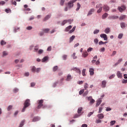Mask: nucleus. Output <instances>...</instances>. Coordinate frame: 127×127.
Segmentation results:
<instances>
[{
  "instance_id": "1",
  "label": "nucleus",
  "mask_w": 127,
  "mask_h": 127,
  "mask_svg": "<svg viewBox=\"0 0 127 127\" xmlns=\"http://www.w3.org/2000/svg\"><path fill=\"white\" fill-rule=\"evenodd\" d=\"M30 106V100L29 99H27L24 104V107L22 110V113L25 112V109L27 108V107H29Z\"/></svg>"
},
{
  "instance_id": "2",
  "label": "nucleus",
  "mask_w": 127,
  "mask_h": 127,
  "mask_svg": "<svg viewBox=\"0 0 127 127\" xmlns=\"http://www.w3.org/2000/svg\"><path fill=\"white\" fill-rule=\"evenodd\" d=\"M43 100H38L37 103L39 105L37 106V109H41L42 107H43V109H45L47 106L46 105H43Z\"/></svg>"
},
{
  "instance_id": "3",
  "label": "nucleus",
  "mask_w": 127,
  "mask_h": 127,
  "mask_svg": "<svg viewBox=\"0 0 127 127\" xmlns=\"http://www.w3.org/2000/svg\"><path fill=\"white\" fill-rule=\"evenodd\" d=\"M96 8L97 9V13H100V12H102V10L103 9V7L101 3L97 4L96 6Z\"/></svg>"
},
{
  "instance_id": "4",
  "label": "nucleus",
  "mask_w": 127,
  "mask_h": 127,
  "mask_svg": "<svg viewBox=\"0 0 127 127\" xmlns=\"http://www.w3.org/2000/svg\"><path fill=\"white\" fill-rule=\"evenodd\" d=\"M76 1H77V0H71L69 1L67 3L68 7L69 8H71V7H73V6L74 5V4H73V3H74V2H76Z\"/></svg>"
},
{
  "instance_id": "5",
  "label": "nucleus",
  "mask_w": 127,
  "mask_h": 127,
  "mask_svg": "<svg viewBox=\"0 0 127 127\" xmlns=\"http://www.w3.org/2000/svg\"><path fill=\"white\" fill-rule=\"evenodd\" d=\"M100 37L101 38H103L104 40L107 41L108 40V36L106 34H101L100 35Z\"/></svg>"
},
{
  "instance_id": "6",
  "label": "nucleus",
  "mask_w": 127,
  "mask_h": 127,
  "mask_svg": "<svg viewBox=\"0 0 127 127\" xmlns=\"http://www.w3.org/2000/svg\"><path fill=\"white\" fill-rule=\"evenodd\" d=\"M127 8L126 7V6L123 5L121 7H118V9L119 10V11H120V12H123V11H124V10H125Z\"/></svg>"
},
{
  "instance_id": "7",
  "label": "nucleus",
  "mask_w": 127,
  "mask_h": 127,
  "mask_svg": "<svg viewBox=\"0 0 127 127\" xmlns=\"http://www.w3.org/2000/svg\"><path fill=\"white\" fill-rule=\"evenodd\" d=\"M103 10L106 12L109 11V10H110V7H109L107 5H104L103 6Z\"/></svg>"
},
{
  "instance_id": "8",
  "label": "nucleus",
  "mask_w": 127,
  "mask_h": 127,
  "mask_svg": "<svg viewBox=\"0 0 127 127\" xmlns=\"http://www.w3.org/2000/svg\"><path fill=\"white\" fill-rule=\"evenodd\" d=\"M101 103H102V99L100 98L97 101V103L96 104V107H99L100 105H101Z\"/></svg>"
},
{
  "instance_id": "9",
  "label": "nucleus",
  "mask_w": 127,
  "mask_h": 127,
  "mask_svg": "<svg viewBox=\"0 0 127 127\" xmlns=\"http://www.w3.org/2000/svg\"><path fill=\"white\" fill-rule=\"evenodd\" d=\"M72 27L73 26L72 25H69L67 26L66 28H65L64 31H65L66 32H67V31H69V30H70V29H71V28H72Z\"/></svg>"
},
{
  "instance_id": "10",
  "label": "nucleus",
  "mask_w": 127,
  "mask_h": 127,
  "mask_svg": "<svg viewBox=\"0 0 127 127\" xmlns=\"http://www.w3.org/2000/svg\"><path fill=\"white\" fill-rule=\"evenodd\" d=\"M72 78L73 77H72V76H71V75L68 74L65 80L66 81H70V80H72Z\"/></svg>"
},
{
  "instance_id": "11",
  "label": "nucleus",
  "mask_w": 127,
  "mask_h": 127,
  "mask_svg": "<svg viewBox=\"0 0 127 127\" xmlns=\"http://www.w3.org/2000/svg\"><path fill=\"white\" fill-rule=\"evenodd\" d=\"M88 55H89V54H88V52H83L82 54V57H84V58H86Z\"/></svg>"
},
{
  "instance_id": "12",
  "label": "nucleus",
  "mask_w": 127,
  "mask_h": 127,
  "mask_svg": "<svg viewBox=\"0 0 127 127\" xmlns=\"http://www.w3.org/2000/svg\"><path fill=\"white\" fill-rule=\"evenodd\" d=\"M51 17V15H47L44 19H43V21H46V20H48L49 18Z\"/></svg>"
},
{
  "instance_id": "13",
  "label": "nucleus",
  "mask_w": 127,
  "mask_h": 127,
  "mask_svg": "<svg viewBox=\"0 0 127 127\" xmlns=\"http://www.w3.org/2000/svg\"><path fill=\"white\" fill-rule=\"evenodd\" d=\"M95 11V9L94 8L91 9L88 12V13L87 14V15H91Z\"/></svg>"
},
{
  "instance_id": "14",
  "label": "nucleus",
  "mask_w": 127,
  "mask_h": 127,
  "mask_svg": "<svg viewBox=\"0 0 127 127\" xmlns=\"http://www.w3.org/2000/svg\"><path fill=\"white\" fill-rule=\"evenodd\" d=\"M110 32H111V29L110 28H107L104 30V32H105L107 34H108V33H110Z\"/></svg>"
},
{
  "instance_id": "15",
  "label": "nucleus",
  "mask_w": 127,
  "mask_h": 127,
  "mask_svg": "<svg viewBox=\"0 0 127 127\" xmlns=\"http://www.w3.org/2000/svg\"><path fill=\"white\" fill-rule=\"evenodd\" d=\"M98 119L102 120V119H104V115L103 114H98L97 115Z\"/></svg>"
},
{
  "instance_id": "16",
  "label": "nucleus",
  "mask_w": 127,
  "mask_h": 127,
  "mask_svg": "<svg viewBox=\"0 0 127 127\" xmlns=\"http://www.w3.org/2000/svg\"><path fill=\"white\" fill-rule=\"evenodd\" d=\"M39 121V118L38 117H34L32 120V122H38Z\"/></svg>"
},
{
  "instance_id": "17",
  "label": "nucleus",
  "mask_w": 127,
  "mask_h": 127,
  "mask_svg": "<svg viewBox=\"0 0 127 127\" xmlns=\"http://www.w3.org/2000/svg\"><path fill=\"white\" fill-rule=\"evenodd\" d=\"M108 13H104L103 15H102V19H105V18H107V17H108Z\"/></svg>"
},
{
  "instance_id": "18",
  "label": "nucleus",
  "mask_w": 127,
  "mask_h": 127,
  "mask_svg": "<svg viewBox=\"0 0 127 127\" xmlns=\"http://www.w3.org/2000/svg\"><path fill=\"white\" fill-rule=\"evenodd\" d=\"M24 123H25V120H23L21 122L19 127H22L23 126H24Z\"/></svg>"
},
{
  "instance_id": "19",
  "label": "nucleus",
  "mask_w": 127,
  "mask_h": 127,
  "mask_svg": "<svg viewBox=\"0 0 127 127\" xmlns=\"http://www.w3.org/2000/svg\"><path fill=\"white\" fill-rule=\"evenodd\" d=\"M106 84H107V82H106V81L103 80L102 82V88H105V87H106Z\"/></svg>"
},
{
  "instance_id": "20",
  "label": "nucleus",
  "mask_w": 127,
  "mask_h": 127,
  "mask_svg": "<svg viewBox=\"0 0 127 127\" xmlns=\"http://www.w3.org/2000/svg\"><path fill=\"white\" fill-rule=\"evenodd\" d=\"M117 76L118 78H122V73L120 71H118L117 73Z\"/></svg>"
},
{
  "instance_id": "21",
  "label": "nucleus",
  "mask_w": 127,
  "mask_h": 127,
  "mask_svg": "<svg viewBox=\"0 0 127 127\" xmlns=\"http://www.w3.org/2000/svg\"><path fill=\"white\" fill-rule=\"evenodd\" d=\"M89 72H90V75H94V69L93 68H90L89 69Z\"/></svg>"
},
{
  "instance_id": "22",
  "label": "nucleus",
  "mask_w": 127,
  "mask_h": 127,
  "mask_svg": "<svg viewBox=\"0 0 127 127\" xmlns=\"http://www.w3.org/2000/svg\"><path fill=\"white\" fill-rule=\"evenodd\" d=\"M127 17V16L126 15H123L122 16H121L119 18L120 20H123V19H125Z\"/></svg>"
},
{
  "instance_id": "23",
  "label": "nucleus",
  "mask_w": 127,
  "mask_h": 127,
  "mask_svg": "<svg viewBox=\"0 0 127 127\" xmlns=\"http://www.w3.org/2000/svg\"><path fill=\"white\" fill-rule=\"evenodd\" d=\"M74 39H75V36L73 35L71 37H70L69 39V42L71 43L72 42V41H73V40H74Z\"/></svg>"
},
{
  "instance_id": "24",
  "label": "nucleus",
  "mask_w": 127,
  "mask_h": 127,
  "mask_svg": "<svg viewBox=\"0 0 127 127\" xmlns=\"http://www.w3.org/2000/svg\"><path fill=\"white\" fill-rule=\"evenodd\" d=\"M50 31V29L47 28V29H44L43 30V31L44 32H45V33H48V32H49V31Z\"/></svg>"
},
{
  "instance_id": "25",
  "label": "nucleus",
  "mask_w": 127,
  "mask_h": 127,
  "mask_svg": "<svg viewBox=\"0 0 127 127\" xmlns=\"http://www.w3.org/2000/svg\"><path fill=\"white\" fill-rule=\"evenodd\" d=\"M75 29H76V26H74L73 28L68 32V33H72L74 32V31H75Z\"/></svg>"
},
{
  "instance_id": "26",
  "label": "nucleus",
  "mask_w": 127,
  "mask_h": 127,
  "mask_svg": "<svg viewBox=\"0 0 127 127\" xmlns=\"http://www.w3.org/2000/svg\"><path fill=\"white\" fill-rule=\"evenodd\" d=\"M73 71H75L77 73H80V69L77 68L76 67L72 68Z\"/></svg>"
},
{
  "instance_id": "27",
  "label": "nucleus",
  "mask_w": 127,
  "mask_h": 127,
  "mask_svg": "<svg viewBox=\"0 0 127 127\" xmlns=\"http://www.w3.org/2000/svg\"><path fill=\"white\" fill-rule=\"evenodd\" d=\"M121 27L122 28H125L126 27V24L124 22L121 23Z\"/></svg>"
},
{
  "instance_id": "28",
  "label": "nucleus",
  "mask_w": 127,
  "mask_h": 127,
  "mask_svg": "<svg viewBox=\"0 0 127 127\" xmlns=\"http://www.w3.org/2000/svg\"><path fill=\"white\" fill-rule=\"evenodd\" d=\"M48 60V57H45L42 59V62H46V61H47Z\"/></svg>"
},
{
  "instance_id": "29",
  "label": "nucleus",
  "mask_w": 127,
  "mask_h": 127,
  "mask_svg": "<svg viewBox=\"0 0 127 127\" xmlns=\"http://www.w3.org/2000/svg\"><path fill=\"white\" fill-rule=\"evenodd\" d=\"M57 70H58V66H55L53 67V71L54 72H56V71H57Z\"/></svg>"
},
{
  "instance_id": "30",
  "label": "nucleus",
  "mask_w": 127,
  "mask_h": 127,
  "mask_svg": "<svg viewBox=\"0 0 127 127\" xmlns=\"http://www.w3.org/2000/svg\"><path fill=\"white\" fill-rule=\"evenodd\" d=\"M31 70L32 72H33V73H35V72H36V68L35 67V66H32Z\"/></svg>"
},
{
  "instance_id": "31",
  "label": "nucleus",
  "mask_w": 127,
  "mask_h": 127,
  "mask_svg": "<svg viewBox=\"0 0 127 127\" xmlns=\"http://www.w3.org/2000/svg\"><path fill=\"white\" fill-rule=\"evenodd\" d=\"M85 72H86V69H85V68H83V70H82V75L83 76H86V73H85Z\"/></svg>"
},
{
  "instance_id": "32",
  "label": "nucleus",
  "mask_w": 127,
  "mask_h": 127,
  "mask_svg": "<svg viewBox=\"0 0 127 127\" xmlns=\"http://www.w3.org/2000/svg\"><path fill=\"white\" fill-rule=\"evenodd\" d=\"M123 35H124L123 34H119L118 36V38H119V39H122V38H123Z\"/></svg>"
},
{
  "instance_id": "33",
  "label": "nucleus",
  "mask_w": 127,
  "mask_h": 127,
  "mask_svg": "<svg viewBox=\"0 0 127 127\" xmlns=\"http://www.w3.org/2000/svg\"><path fill=\"white\" fill-rule=\"evenodd\" d=\"M0 44L1 45H5L6 44V42H5L4 40H1Z\"/></svg>"
},
{
  "instance_id": "34",
  "label": "nucleus",
  "mask_w": 127,
  "mask_h": 127,
  "mask_svg": "<svg viewBox=\"0 0 127 127\" xmlns=\"http://www.w3.org/2000/svg\"><path fill=\"white\" fill-rule=\"evenodd\" d=\"M67 23V20H64L62 22V25H65Z\"/></svg>"
},
{
  "instance_id": "35",
  "label": "nucleus",
  "mask_w": 127,
  "mask_h": 127,
  "mask_svg": "<svg viewBox=\"0 0 127 127\" xmlns=\"http://www.w3.org/2000/svg\"><path fill=\"white\" fill-rule=\"evenodd\" d=\"M96 124H101L102 123V121L100 119L96 120L95 122Z\"/></svg>"
},
{
  "instance_id": "36",
  "label": "nucleus",
  "mask_w": 127,
  "mask_h": 127,
  "mask_svg": "<svg viewBox=\"0 0 127 127\" xmlns=\"http://www.w3.org/2000/svg\"><path fill=\"white\" fill-rule=\"evenodd\" d=\"M13 93H17V92H18V89L17 88H14L13 90Z\"/></svg>"
},
{
  "instance_id": "37",
  "label": "nucleus",
  "mask_w": 127,
  "mask_h": 127,
  "mask_svg": "<svg viewBox=\"0 0 127 127\" xmlns=\"http://www.w3.org/2000/svg\"><path fill=\"white\" fill-rule=\"evenodd\" d=\"M115 124H116V121H112L110 122V126H114V125H115Z\"/></svg>"
},
{
  "instance_id": "38",
  "label": "nucleus",
  "mask_w": 127,
  "mask_h": 127,
  "mask_svg": "<svg viewBox=\"0 0 127 127\" xmlns=\"http://www.w3.org/2000/svg\"><path fill=\"white\" fill-rule=\"evenodd\" d=\"M84 89L87 90L88 89V83H85L84 86Z\"/></svg>"
},
{
  "instance_id": "39",
  "label": "nucleus",
  "mask_w": 127,
  "mask_h": 127,
  "mask_svg": "<svg viewBox=\"0 0 127 127\" xmlns=\"http://www.w3.org/2000/svg\"><path fill=\"white\" fill-rule=\"evenodd\" d=\"M99 32H100L99 30H94L93 33H94V34H97V33H99Z\"/></svg>"
},
{
  "instance_id": "40",
  "label": "nucleus",
  "mask_w": 127,
  "mask_h": 127,
  "mask_svg": "<svg viewBox=\"0 0 127 127\" xmlns=\"http://www.w3.org/2000/svg\"><path fill=\"white\" fill-rule=\"evenodd\" d=\"M88 90H86V91H85V92L83 94V97H86V96L88 95Z\"/></svg>"
},
{
  "instance_id": "41",
  "label": "nucleus",
  "mask_w": 127,
  "mask_h": 127,
  "mask_svg": "<svg viewBox=\"0 0 127 127\" xmlns=\"http://www.w3.org/2000/svg\"><path fill=\"white\" fill-rule=\"evenodd\" d=\"M111 18H112V19H117L119 18V16H113L111 17Z\"/></svg>"
},
{
  "instance_id": "42",
  "label": "nucleus",
  "mask_w": 127,
  "mask_h": 127,
  "mask_svg": "<svg viewBox=\"0 0 127 127\" xmlns=\"http://www.w3.org/2000/svg\"><path fill=\"white\" fill-rule=\"evenodd\" d=\"M38 54H42L43 53V50H39L38 52Z\"/></svg>"
},
{
  "instance_id": "43",
  "label": "nucleus",
  "mask_w": 127,
  "mask_h": 127,
  "mask_svg": "<svg viewBox=\"0 0 127 127\" xmlns=\"http://www.w3.org/2000/svg\"><path fill=\"white\" fill-rule=\"evenodd\" d=\"M64 2H65V0H61V2H60L61 5H63V4H64Z\"/></svg>"
},
{
  "instance_id": "44",
  "label": "nucleus",
  "mask_w": 127,
  "mask_h": 127,
  "mask_svg": "<svg viewBox=\"0 0 127 127\" xmlns=\"http://www.w3.org/2000/svg\"><path fill=\"white\" fill-rule=\"evenodd\" d=\"M80 9V4L79 3H77V7L76 9V11H78Z\"/></svg>"
},
{
  "instance_id": "45",
  "label": "nucleus",
  "mask_w": 127,
  "mask_h": 127,
  "mask_svg": "<svg viewBox=\"0 0 127 127\" xmlns=\"http://www.w3.org/2000/svg\"><path fill=\"white\" fill-rule=\"evenodd\" d=\"M40 70H41V68L40 67L37 68V69H36V72L37 73H39V72H40Z\"/></svg>"
},
{
  "instance_id": "46",
  "label": "nucleus",
  "mask_w": 127,
  "mask_h": 127,
  "mask_svg": "<svg viewBox=\"0 0 127 127\" xmlns=\"http://www.w3.org/2000/svg\"><path fill=\"white\" fill-rule=\"evenodd\" d=\"M26 29H27V30H31V29H32V27L31 26H29L27 27Z\"/></svg>"
},
{
  "instance_id": "47",
  "label": "nucleus",
  "mask_w": 127,
  "mask_h": 127,
  "mask_svg": "<svg viewBox=\"0 0 127 127\" xmlns=\"http://www.w3.org/2000/svg\"><path fill=\"white\" fill-rule=\"evenodd\" d=\"M8 55V53L6 52V51L3 52V56H6Z\"/></svg>"
},
{
  "instance_id": "48",
  "label": "nucleus",
  "mask_w": 127,
  "mask_h": 127,
  "mask_svg": "<svg viewBox=\"0 0 127 127\" xmlns=\"http://www.w3.org/2000/svg\"><path fill=\"white\" fill-rule=\"evenodd\" d=\"M12 109V106L9 105L7 108V111H10Z\"/></svg>"
},
{
  "instance_id": "49",
  "label": "nucleus",
  "mask_w": 127,
  "mask_h": 127,
  "mask_svg": "<svg viewBox=\"0 0 127 127\" xmlns=\"http://www.w3.org/2000/svg\"><path fill=\"white\" fill-rule=\"evenodd\" d=\"M5 11L7 13H9V12H10V11H11V10H10V9H6L5 10Z\"/></svg>"
},
{
  "instance_id": "50",
  "label": "nucleus",
  "mask_w": 127,
  "mask_h": 127,
  "mask_svg": "<svg viewBox=\"0 0 127 127\" xmlns=\"http://www.w3.org/2000/svg\"><path fill=\"white\" fill-rule=\"evenodd\" d=\"M94 42L95 44H98V43L99 42V40H98V39H95Z\"/></svg>"
},
{
  "instance_id": "51",
  "label": "nucleus",
  "mask_w": 127,
  "mask_h": 127,
  "mask_svg": "<svg viewBox=\"0 0 127 127\" xmlns=\"http://www.w3.org/2000/svg\"><path fill=\"white\" fill-rule=\"evenodd\" d=\"M38 49H39L38 45H37L35 47L34 50H35V51H38Z\"/></svg>"
},
{
  "instance_id": "52",
  "label": "nucleus",
  "mask_w": 127,
  "mask_h": 127,
  "mask_svg": "<svg viewBox=\"0 0 127 127\" xmlns=\"http://www.w3.org/2000/svg\"><path fill=\"white\" fill-rule=\"evenodd\" d=\"M94 114V112H90L88 115H87V117H88V118H90V117H91L92 114Z\"/></svg>"
},
{
  "instance_id": "53",
  "label": "nucleus",
  "mask_w": 127,
  "mask_h": 127,
  "mask_svg": "<svg viewBox=\"0 0 127 127\" xmlns=\"http://www.w3.org/2000/svg\"><path fill=\"white\" fill-rule=\"evenodd\" d=\"M67 22H68L69 23V24H71V23H72V22H73V20H66Z\"/></svg>"
},
{
  "instance_id": "54",
  "label": "nucleus",
  "mask_w": 127,
  "mask_h": 127,
  "mask_svg": "<svg viewBox=\"0 0 127 127\" xmlns=\"http://www.w3.org/2000/svg\"><path fill=\"white\" fill-rule=\"evenodd\" d=\"M63 58L64 60H66L67 59V55H64L63 56Z\"/></svg>"
},
{
  "instance_id": "55",
  "label": "nucleus",
  "mask_w": 127,
  "mask_h": 127,
  "mask_svg": "<svg viewBox=\"0 0 127 127\" xmlns=\"http://www.w3.org/2000/svg\"><path fill=\"white\" fill-rule=\"evenodd\" d=\"M94 103H95V100L91 99V101H90V104H91V105L94 104Z\"/></svg>"
},
{
  "instance_id": "56",
  "label": "nucleus",
  "mask_w": 127,
  "mask_h": 127,
  "mask_svg": "<svg viewBox=\"0 0 127 127\" xmlns=\"http://www.w3.org/2000/svg\"><path fill=\"white\" fill-rule=\"evenodd\" d=\"M93 50V48H89L87 49V52H91Z\"/></svg>"
},
{
  "instance_id": "57",
  "label": "nucleus",
  "mask_w": 127,
  "mask_h": 127,
  "mask_svg": "<svg viewBox=\"0 0 127 127\" xmlns=\"http://www.w3.org/2000/svg\"><path fill=\"white\" fill-rule=\"evenodd\" d=\"M84 92H85V89H83L82 90H81L80 91V95H82V94H83V93H84Z\"/></svg>"
},
{
  "instance_id": "58",
  "label": "nucleus",
  "mask_w": 127,
  "mask_h": 127,
  "mask_svg": "<svg viewBox=\"0 0 127 127\" xmlns=\"http://www.w3.org/2000/svg\"><path fill=\"white\" fill-rule=\"evenodd\" d=\"M103 110V108L102 107H100L99 109V112L98 113L99 114H101V113H102V111Z\"/></svg>"
},
{
  "instance_id": "59",
  "label": "nucleus",
  "mask_w": 127,
  "mask_h": 127,
  "mask_svg": "<svg viewBox=\"0 0 127 127\" xmlns=\"http://www.w3.org/2000/svg\"><path fill=\"white\" fill-rule=\"evenodd\" d=\"M76 53H73L72 54V58L73 59H76L77 58V57H75Z\"/></svg>"
},
{
  "instance_id": "60",
  "label": "nucleus",
  "mask_w": 127,
  "mask_h": 127,
  "mask_svg": "<svg viewBox=\"0 0 127 127\" xmlns=\"http://www.w3.org/2000/svg\"><path fill=\"white\" fill-rule=\"evenodd\" d=\"M12 4L14 5H16V1L15 0H12Z\"/></svg>"
},
{
  "instance_id": "61",
  "label": "nucleus",
  "mask_w": 127,
  "mask_h": 127,
  "mask_svg": "<svg viewBox=\"0 0 127 127\" xmlns=\"http://www.w3.org/2000/svg\"><path fill=\"white\" fill-rule=\"evenodd\" d=\"M105 50H106V49H105L104 47H103L100 49V51L101 52H105Z\"/></svg>"
},
{
  "instance_id": "62",
  "label": "nucleus",
  "mask_w": 127,
  "mask_h": 127,
  "mask_svg": "<svg viewBox=\"0 0 127 127\" xmlns=\"http://www.w3.org/2000/svg\"><path fill=\"white\" fill-rule=\"evenodd\" d=\"M104 44V42H103L102 41H100L99 42V45H102Z\"/></svg>"
},
{
  "instance_id": "63",
  "label": "nucleus",
  "mask_w": 127,
  "mask_h": 127,
  "mask_svg": "<svg viewBox=\"0 0 127 127\" xmlns=\"http://www.w3.org/2000/svg\"><path fill=\"white\" fill-rule=\"evenodd\" d=\"M34 86H35V83L34 82H32L31 83V87H34Z\"/></svg>"
},
{
  "instance_id": "64",
  "label": "nucleus",
  "mask_w": 127,
  "mask_h": 127,
  "mask_svg": "<svg viewBox=\"0 0 127 127\" xmlns=\"http://www.w3.org/2000/svg\"><path fill=\"white\" fill-rule=\"evenodd\" d=\"M81 127H88V125H87L86 124H83L81 126Z\"/></svg>"
}]
</instances>
